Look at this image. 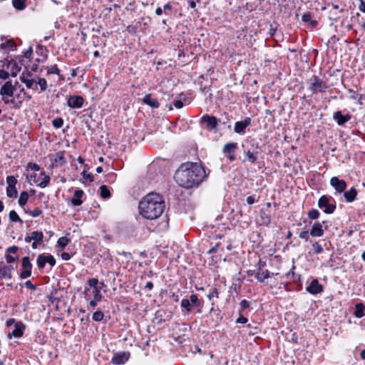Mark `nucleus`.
Wrapping results in <instances>:
<instances>
[{"label": "nucleus", "mask_w": 365, "mask_h": 365, "mask_svg": "<svg viewBox=\"0 0 365 365\" xmlns=\"http://www.w3.org/2000/svg\"><path fill=\"white\" fill-rule=\"evenodd\" d=\"M206 178L204 167L197 163H182L176 170L175 180L181 187L192 188L197 187Z\"/></svg>", "instance_id": "f257e3e1"}, {"label": "nucleus", "mask_w": 365, "mask_h": 365, "mask_svg": "<svg viewBox=\"0 0 365 365\" xmlns=\"http://www.w3.org/2000/svg\"><path fill=\"white\" fill-rule=\"evenodd\" d=\"M165 207L163 196L151 192L145 195L140 202L139 211L144 218L155 220L163 214Z\"/></svg>", "instance_id": "f03ea898"}, {"label": "nucleus", "mask_w": 365, "mask_h": 365, "mask_svg": "<svg viewBox=\"0 0 365 365\" xmlns=\"http://www.w3.org/2000/svg\"><path fill=\"white\" fill-rule=\"evenodd\" d=\"M318 207L326 214H332L336 210L334 200L331 196L322 195L318 200Z\"/></svg>", "instance_id": "7ed1b4c3"}, {"label": "nucleus", "mask_w": 365, "mask_h": 365, "mask_svg": "<svg viewBox=\"0 0 365 365\" xmlns=\"http://www.w3.org/2000/svg\"><path fill=\"white\" fill-rule=\"evenodd\" d=\"M328 88L329 86L326 82L320 79L318 76L314 75L310 78L308 90L312 93L325 92Z\"/></svg>", "instance_id": "20e7f679"}, {"label": "nucleus", "mask_w": 365, "mask_h": 365, "mask_svg": "<svg viewBox=\"0 0 365 365\" xmlns=\"http://www.w3.org/2000/svg\"><path fill=\"white\" fill-rule=\"evenodd\" d=\"M16 86L12 85L11 81H6L0 89V95L2 101L6 104L13 103L14 99L10 98L16 91Z\"/></svg>", "instance_id": "39448f33"}, {"label": "nucleus", "mask_w": 365, "mask_h": 365, "mask_svg": "<svg viewBox=\"0 0 365 365\" xmlns=\"http://www.w3.org/2000/svg\"><path fill=\"white\" fill-rule=\"evenodd\" d=\"M88 285L93 288L92 294L93 298L96 299H102V294L101 293V289L102 287L104 286L103 282H99L98 279L96 278H91L87 280Z\"/></svg>", "instance_id": "423d86ee"}, {"label": "nucleus", "mask_w": 365, "mask_h": 365, "mask_svg": "<svg viewBox=\"0 0 365 365\" xmlns=\"http://www.w3.org/2000/svg\"><path fill=\"white\" fill-rule=\"evenodd\" d=\"M22 271L20 273L19 278L26 279L31 275L32 264L29 257H24L21 261Z\"/></svg>", "instance_id": "0eeeda50"}, {"label": "nucleus", "mask_w": 365, "mask_h": 365, "mask_svg": "<svg viewBox=\"0 0 365 365\" xmlns=\"http://www.w3.org/2000/svg\"><path fill=\"white\" fill-rule=\"evenodd\" d=\"M31 76V75L30 73H23L20 76L19 78H20V81L22 83H24L28 88L34 90V91H37V89H38L37 82L36 80L32 78Z\"/></svg>", "instance_id": "6e6552de"}, {"label": "nucleus", "mask_w": 365, "mask_h": 365, "mask_svg": "<svg viewBox=\"0 0 365 365\" xmlns=\"http://www.w3.org/2000/svg\"><path fill=\"white\" fill-rule=\"evenodd\" d=\"M237 149V143L235 142H230L226 143L222 148V153L227 155V158L230 161H233L235 158V153Z\"/></svg>", "instance_id": "1a4fd4ad"}, {"label": "nucleus", "mask_w": 365, "mask_h": 365, "mask_svg": "<svg viewBox=\"0 0 365 365\" xmlns=\"http://www.w3.org/2000/svg\"><path fill=\"white\" fill-rule=\"evenodd\" d=\"M330 185L335 189L337 193H342L346 188V183L344 180H340L337 177H332L330 179Z\"/></svg>", "instance_id": "9d476101"}, {"label": "nucleus", "mask_w": 365, "mask_h": 365, "mask_svg": "<svg viewBox=\"0 0 365 365\" xmlns=\"http://www.w3.org/2000/svg\"><path fill=\"white\" fill-rule=\"evenodd\" d=\"M12 265L6 264L4 262H0V279H10L12 277V270L14 269Z\"/></svg>", "instance_id": "9b49d317"}, {"label": "nucleus", "mask_w": 365, "mask_h": 365, "mask_svg": "<svg viewBox=\"0 0 365 365\" xmlns=\"http://www.w3.org/2000/svg\"><path fill=\"white\" fill-rule=\"evenodd\" d=\"M129 353L125 351L118 352L113 355L111 362L115 365L124 364L129 359Z\"/></svg>", "instance_id": "f8f14e48"}, {"label": "nucleus", "mask_w": 365, "mask_h": 365, "mask_svg": "<svg viewBox=\"0 0 365 365\" xmlns=\"http://www.w3.org/2000/svg\"><path fill=\"white\" fill-rule=\"evenodd\" d=\"M201 123H205L206 128L213 130L216 128L218 120L216 117L209 115H204L200 120Z\"/></svg>", "instance_id": "ddd939ff"}, {"label": "nucleus", "mask_w": 365, "mask_h": 365, "mask_svg": "<svg viewBox=\"0 0 365 365\" xmlns=\"http://www.w3.org/2000/svg\"><path fill=\"white\" fill-rule=\"evenodd\" d=\"M251 125V118H245L243 120L237 121L234 126V131L238 134H244L247 127Z\"/></svg>", "instance_id": "4468645a"}, {"label": "nucleus", "mask_w": 365, "mask_h": 365, "mask_svg": "<svg viewBox=\"0 0 365 365\" xmlns=\"http://www.w3.org/2000/svg\"><path fill=\"white\" fill-rule=\"evenodd\" d=\"M18 250H19V247L15 245L9 247L6 250L5 259L8 264L15 262L16 261L18 260V259H19L18 255H16V256L12 255H16Z\"/></svg>", "instance_id": "2eb2a0df"}, {"label": "nucleus", "mask_w": 365, "mask_h": 365, "mask_svg": "<svg viewBox=\"0 0 365 365\" xmlns=\"http://www.w3.org/2000/svg\"><path fill=\"white\" fill-rule=\"evenodd\" d=\"M306 290L310 294H317L323 291V287L317 279H314L307 287Z\"/></svg>", "instance_id": "dca6fc26"}, {"label": "nucleus", "mask_w": 365, "mask_h": 365, "mask_svg": "<svg viewBox=\"0 0 365 365\" xmlns=\"http://www.w3.org/2000/svg\"><path fill=\"white\" fill-rule=\"evenodd\" d=\"M84 100L80 96H70L68 99V106L72 108H80L83 105Z\"/></svg>", "instance_id": "f3484780"}, {"label": "nucleus", "mask_w": 365, "mask_h": 365, "mask_svg": "<svg viewBox=\"0 0 365 365\" xmlns=\"http://www.w3.org/2000/svg\"><path fill=\"white\" fill-rule=\"evenodd\" d=\"M51 168L62 166L63 165H64L66 163L63 153L60 152V153H57L55 155H52L51 157Z\"/></svg>", "instance_id": "a211bd4d"}, {"label": "nucleus", "mask_w": 365, "mask_h": 365, "mask_svg": "<svg viewBox=\"0 0 365 365\" xmlns=\"http://www.w3.org/2000/svg\"><path fill=\"white\" fill-rule=\"evenodd\" d=\"M50 177L44 172H41L36 180H34L37 186L44 188L47 187L50 182Z\"/></svg>", "instance_id": "6ab92c4d"}, {"label": "nucleus", "mask_w": 365, "mask_h": 365, "mask_svg": "<svg viewBox=\"0 0 365 365\" xmlns=\"http://www.w3.org/2000/svg\"><path fill=\"white\" fill-rule=\"evenodd\" d=\"M6 68L10 71L12 77H16L21 69V66L14 60L7 61Z\"/></svg>", "instance_id": "aec40b11"}, {"label": "nucleus", "mask_w": 365, "mask_h": 365, "mask_svg": "<svg viewBox=\"0 0 365 365\" xmlns=\"http://www.w3.org/2000/svg\"><path fill=\"white\" fill-rule=\"evenodd\" d=\"M309 235L312 237H322L324 235V230L321 222H314L309 232Z\"/></svg>", "instance_id": "412c9836"}, {"label": "nucleus", "mask_w": 365, "mask_h": 365, "mask_svg": "<svg viewBox=\"0 0 365 365\" xmlns=\"http://www.w3.org/2000/svg\"><path fill=\"white\" fill-rule=\"evenodd\" d=\"M25 329V326L19 322L15 324L14 329L12 330L11 333L9 334V336L11 337V336L14 337H21L24 334V330Z\"/></svg>", "instance_id": "4be33fe9"}, {"label": "nucleus", "mask_w": 365, "mask_h": 365, "mask_svg": "<svg viewBox=\"0 0 365 365\" xmlns=\"http://www.w3.org/2000/svg\"><path fill=\"white\" fill-rule=\"evenodd\" d=\"M84 192L82 190H76L74 192L73 197L71 200V202L74 206H79L83 203L81 197L83 196Z\"/></svg>", "instance_id": "5701e85b"}, {"label": "nucleus", "mask_w": 365, "mask_h": 365, "mask_svg": "<svg viewBox=\"0 0 365 365\" xmlns=\"http://www.w3.org/2000/svg\"><path fill=\"white\" fill-rule=\"evenodd\" d=\"M143 102L152 108H156L160 106V103H158V100L155 98H153L151 94H146L143 98Z\"/></svg>", "instance_id": "b1692460"}, {"label": "nucleus", "mask_w": 365, "mask_h": 365, "mask_svg": "<svg viewBox=\"0 0 365 365\" xmlns=\"http://www.w3.org/2000/svg\"><path fill=\"white\" fill-rule=\"evenodd\" d=\"M334 118L339 125H342L350 120V116L349 115H344L341 111H336L334 113Z\"/></svg>", "instance_id": "393cba45"}, {"label": "nucleus", "mask_w": 365, "mask_h": 365, "mask_svg": "<svg viewBox=\"0 0 365 365\" xmlns=\"http://www.w3.org/2000/svg\"><path fill=\"white\" fill-rule=\"evenodd\" d=\"M274 274H271L267 269L262 270L259 268L256 272V277L258 282H263L265 279L271 277Z\"/></svg>", "instance_id": "a878e982"}, {"label": "nucleus", "mask_w": 365, "mask_h": 365, "mask_svg": "<svg viewBox=\"0 0 365 365\" xmlns=\"http://www.w3.org/2000/svg\"><path fill=\"white\" fill-rule=\"evenodd\" d=\"M16 45L13 39H7L0 44V48L5 51H14Z\"/></svg>", "instance_id": "bb28decb"}, {"label": "nucleus", "mask_w": 365, "mask_h": 365, "mask_svg": "<svg viewBox=\"0 0 365 365\" xmlns=\"http://www.w3.org/2000/svg\"><path fill=\"white\" fill-rule=\"evenodd\" d=\"M356 195L357 190L354 187L344 192V197L347 202H353L356 199Z\"/></svg>", "instance_id": "cd10ccee"}, {"label": "nucleus", "mask_w": 365, "mask_h": 365, "mask_svg": "<svg viewBox=\"0 0 365 365\" xmlns=\"http://www.w3.org/2000/svg\"><path fill=\"white\" fill-rule=\"evenodd\" d=\"M354 314L356 318H361L365 316V305L363 303H357L355 305Z\"/></svg>", "instance_id": "c85d7f7f"}, {"label": "nucleus", "mask_w": 365, "mask_h": 365, "mask_svg": "<svg viewBox=\"0 0 365 365\" xmlns=\"http://www.w3.org/2000/svg\"><path fill=\"white\" fill-rule=\"evenodd\" d=\"M302 21L309 23L312 27L317 26L318 22L312 19V14L309 12L304 13L302 16Z\"/></svg>", "instance_id": "c756f323"}, {"label": "nucleus", "mask_w": 365, "mask_h": 365, "mask_svg": "<svg viewBox=\"0 0 365 365\" xmlns=\"http://www.w3.org/2000/svg\"><path fill=\"white\" fill-rule=\"evenodd\" d=\"M26 0H12L13 6L19 11H22L26 8Z\"/></svg>", "instance_id": "7c9ffc66"}, {"label": "nucleus", "mask_w": 365, "mask_h": 365, "mask_svg": "<svg viewBox=\"0 0 365 365\" xmlns=\"http://www.w3.org/2000/svg\"><path fill=\"white\" fill-rule=\"evenodd\" d=\"M180 305L187 312H190L193 309V305L190 303L188 299H182L180 302Z\"/></svg>", "instance_id": "2f4dec72"}, {"label": "nucleus", "mask_w": 365, "mask_h": 365, "mask_svg": "<svg viewBox=\"0 0 365 365\" xmlns=\"http://www.w3.org/2000/svg\"><path fill=\"white\" fill-rule=\"evenodd\" d=\"M28 199H29L28 192L26 191H22L20 193V196H19V198L18 200L19 205L21 207L25 205L28 201Z\"/></svg>", "instance_id": "473e14b6"}, {"label": "nucleus", "mask_w": 365, "mask_h": 365, "mask_svg": "<svg viewBox=\"0 0 365 365\" xmlns=\"http://www.w3.org/2000/svg\"><path fill=\"white\" fill-rule=\"evenodd\" d=\"M9 217L11 222H19L21 225L24 223V221L19 217L16 212L14 210L10 211Z\"/></svg>", "instance_id": "72a5a7b5"}, {"label": "nucleus", "mask_w": 365, "mask_h": 365, "mask_svg": "<svg viewBox=\"0 0 365 365\" xmlns=\"http://www.w3.org/2000/svg\"><path fill=\"white\" fill-rule=\"evenodd\" d=\"M32 240L36 242H42L43 238V235L42 232L34 231L30 234Z\"/></svg>", "instance_id": "f704fd0d"}, {"label": "nucleus", "mask_w": 365, "mask_h": 365, "mask_svg": "<svg viewBox=\"0 0 365 365\" xmlns=\"http://www.w3.org/2000/svg\"><path fill=\"white\" fill-rule=\"evenodd\" d=\"M37 86L40 87L39 93L43 92L47 89V81L43 78H38Z\"/></svg>", "instance_id": "c9c22d12"}, {"label": "nucleus", "mask_w": 365, "mask_h": 365, "mask_svg": "<svg viewBox=\"0 0 365 365\" xmlns=\"http://www.w3.org/2000/svg\"><path fill=\"white\" fill-rule=\"evenodd\" d=\"M100 191H101V197L104 198V199H107L108 197H110V192L109 191V190L108 189L107 186L106 185H101L100 187Z\"/></svg>", "instance_id": "e433bc0d"}, {"label": "nucleus", "mask_w": 365, "mask_h": 365, "mask_svg": "<svg viewBox=\"0 0 365 365\" xmlns=\"http://www.w3.org/2000/svg\"><path fill=\"white\" fill-rule=\"evenodd\" d=\"M245 155L249 162H250L252 164L255 163L257 160V153H255L253 152H251L250 150H247V152H245Z\"/></svg>", "instance_id": "4c0bfd02"}, {"label": "nucleus", "mask_w": 365, "mask_h": 365, "mask_svg": "<svg viewBox=\"0 0 365 365\" xmlns=\"http://www.w3.org/2000/svg\"><path fill=\"white\" fill-rule=\"evenodd\" d=\"M190 303L193 305V307H200L201 305L200 301L198 299V297L195 294H192L190 295L189 299Z\"/></svg>", "instance_id": "58836bf2"}, {"label": "nucleus", "mask_w": 365, "mask_h": 365, "mask_svg": "<svg viewBox=\"0 0 365 365\" xmlns=\"http://www.w3.org/2000/svg\"><path fill=\"white\" fill-rule=\"evenodd\" d=\"M103 312L100 310H98L93 314L92 319L95 322H101L103 319Z\"/></svg>", "instance_id": "ea45409f"}, {"label": "nucleus", "mask_w": 365, "mask_h": 365, "mask_svg": "<svg viewBox=\"0 0 365 365\" xmlns=\"http://www.w3.org/2000/svg\"><path fill=\"white\" fill-rule=\"evenodd\" d=\"M319 215H320L319 212L317 209H312L307 213L308 217L312 220L318 219L319 217Z\"/></svg>", "instance_id": "a19ab883"}, {"label": "nucleus", "mask_w": 365, "mask_h": 365, "mask_svg": "<svg viewBox=\"0 0 365 365\" xmlns=\"http://www.w3.org/2000/svg\"><path fill=\"white\" fill-rule=\"evenodd\" d=\"M6 195L9 197H16L17 190L16 187H7Z\"/></svg>", "instance_id": "79ce46f5"}, {"label": "nucleus", "mask_w": 365, "mask_h": 365, "mask_svg": "<svg viewBox=\"0 0 365 365\" xmlns=\"http://www.w3.org/2000/svg\"><path fill=\"white\" fill-rule=\"evenodd\" d=\"M70 240L66 237H61L58 240L57 244L58 246L61 247V248H64L66 246L68 245L69 243Z\"/></svg>", "instance_id": "37998d69"}, {"label": "nucleus", "mask_w": 365, "mask_h": 365, "mask_svg": "<svg viewBox=\"0 0 365 365\" xmlns=\"http://www.w3.org/2000/svg\"><path fill=\"white\" fill-rule=\"evenodd\" d=\"M219 292L216 287H213L210 289L207 294V297L209 300H212L213 298H218Z\"/></svg>", "instance_id": "c03bdc74"}, {"label": "nucleus", "mask_w": 365, "mask_h": 365, "mask_svg": "<svg viewBox=\"0 0 365 365\" xmlns=\"http://www.w3.org/2000/svg\"><path fill=\"white\" fill-rule=\"evenodd\" d=\"M46 256L43 255H39L37 258V266L39 269L44 267L46 264Z\"/></svg>", "instance_id": "a18cd8bd"}, {"label": "nucleus", "mask_w": 365, "mask_h": 365, "mask_svg": "<svg viewBox=\"0 0 365 365\" xmlns=\"http://www.w3.org/2000/svg\"><path fill=\"white\" fill-rule=\"evenodd\" d=\"M47 74H57L60 75V70L56 65H53L46 68Z\"/></svg>", "instance_id": "49530a36"}, {"label": "nucleus", "mask_w": 365, "mask_h": 365, "mask_svg": "<svg viewBox=\"0 0 365 365\" xmlns=\"http://www.w3.org/2000/svg\"><path fill=\"white\" fill-rule=\"evenodd\" d=\"M7 187H16L17 183L16 178L13 175H9L6 178Z\"/></svg>", "instance_id": "de8ad7c7"}, {"label": "nucleus", "mask_w": 365, "mask_h": 365, "mask_svg": "<svg viewBox=\"0 0 365 365\" xmlns=\"http://www.w3.org/2000/svg\"><path fill=\"white\" fill-rule=\"evenodd\" d=\"M312 249L314 253L317 255L322 253L324 250L323 247L318 242H316L312 244Z\"/></svg>", "instance_id": "09e8293b"}, {"label": "nucleus", "mask_w": 365, "mask_h": 365, "mask_svg": "<svg viewBox=\"0 0 365 365\" xmlns=\"http://www.w3.org/2000/svg\"><path fill=\"white\" fill-rule=\"evenodd\" d=\"M52 124L56 128H60L63 125V120L61 118H56L53 120Z\"/></svg>", "instance_id": "8fccbe9b"}, {"label": "nucleus", "mask_w": 365, "mask_h": 365, "mask_svg": "<svg viewBox=\"0 0 365 365\" xmlns=\"http://www.w3.org/2000/svg\"><path fill=\"white\" fill-rule=\"evenodd\" d=\"M82 175L85 181L91 182L93 180V175L91 173L83 171Z\"/></svg>", "instance_id": "3c124183"}, {"label": "nucleus", "mask_w": 365, "mask_h": 365, "mask_svg": "<svg viewBox=\"0 0 365 365\" xmlns=\"http://www.w3.org/2000/svg\"><path fill=\"white\" fill-rule=\"evenodd\" d=\"M46 262L53 267L56 264V259L51 255H48L46 256Z\"/></svg>", "instance_id": "603ef678"}, {"label": "nucleus", "mask_w": 365, "mask_h": 365, "mask_svg": "<svg viewBox=\"0 0 365 365\" xmlns=\"http://www.w3.org/2000/svg\"><path fill=\"white\" fill-rule=\"evenodd\" d=\"M101 299H96L95 298L91 299L90 297V299L88 302L89 306L93 309L97 306L98 303L101 302Z\"/></svg>", "instance_id": "864d4df0"}, {"label": "nucleus", "mask_w": 365, "mask_h": 365, "mask_svg": "<svg viewBox=\"0 0 365 365\" xmlns=\"http://www.w3.org/2000/svg\"><path fill=\"white\" fill-rule=\"evenodd\" d=\"M42 213V210H40L39 208H36L31 211L29 212V214L33 217H36L38 216H39L40 215H41Z\"/></svg>", "instance_id": "5fc2aeb1"}, {"label": "nucleus", "mask_w": 365, "mask_h": 365, "mask_svg": "<svg viewBox=\"0 0 365 365\" xmlns=\"http://www.w3.org/2000/svg\"><path fill=\"white\" fill-rule=\"evenodd\" d=\"M9 73L4 70V69H0V78L3 80H6L9 78Z\"/></svg>", "instance_id": "6e6d98bb"}, {"label": "nucleus", "mask_w": 365, "mask_h": 365, "mask_svg": "<svg viewBox=\"0 0 365 365\" xmlns=\"http://www.w3.org/2000/svg\"><path fill=\"white\" fill-rule=\"evenodd\" d=\"M33 54L32 47L30 46L26 51L24 52V56L26 58H30Z\"/></svg>", "instance_id": "4d7b16f0"}, {"label": "nucleus", "mask_w": 365, "mask_h": 365, "mask_svg": "<svg viewBox=\"0 0 365 365\" xmlns=\"http://www.w3.org/2000/svg\"><path fill=\"white\" fill-rule=\"evenodd\" d=\"M24 285L27 289H30L32 290H36V286L30 280L26 281Z\"/></svg>", "instance_id": "13d9d810"}, {"label": "nucleus", "mask_w": 365, "mask_h": 365, "mask_svg": "<svg viewBox=\"0 0 365 365\" xmlns=\"http://www.w3.org/2000/svg\"><path fill=\"white\" fill-rule=\"evenodd\" d=\"M90 292H91V290L89 288H87L86 287L83 292V294L84 295V298L86 301H89L90 299Z\"/></svg>", "instance_id": "bf43d9fd"}, {"label": "nucleus", "mask_w": 365, "mask_h": 365, "mask_svg": "<svg viewBox=\"0 0 365 365\" xmlns=\"http://www.w3.org/2000/svg\"><path fill=\"white\" fill-rule=\"evenodd\" d=\"M240 305L242 309H245L250 307V302L246 299H243L241 301Z\"/></svg>", "instance_id": "052dcab7"}, {"label": "nucleus", "mask_w": 365, "mask_h": 365, "mask_svg": "<svg viewBox=\"0 0 365 365\" xmlns=\"http://www.w3.org/2000/svg\"><path fill=\"white\" fill-rule=\"evenodd\" d=\"M27 167L31 168L33 170H39L40 167L38 165L34 163H29L27 165Z\"/></svg>", "instance_id": "680f3d73"}, {"label": "nucleus", "mask_w": 365, "mask_h": 365, "mask_svg": "<svg viewBox=\"0 0 365 365\" xmlns=\"http://www.w3.org/2000/svg\"><path fill=\"white\" fill-rule=\"evenodd\" d=\"M247 203L248 205H252L254 204L257 200H255V197L254 195L248 196L246 199Z\"/></svg>", "instance_id": "e2e57ef3"}, {"label": "nucleus", "mask_w": 365, "mask_h": 365, "mask_svg": "<svg viewBox=\"0 0 365 365\" xmlns=\"http://www.w3.org/2000/svg\"><path fill=\"white\" fill-rule=\"evenodd\" d=\"M299 237L307 240L309 238V232L307 231H302L299 233Z\"/></svg>", "instance_id": "0e129e2a"}, {"label": "nucleus", "mask_w": 365, "mask_h": 365, "mask_svg": "<svg viewBox=\"0 0 365 365\" xmlns=\"http://www.w3.org/2000/svg\"><path fill=\"white\" fill-rule=\"evenodd\" d=\"M173 104L178 109L182 108L183 107V103L180 100L175 101Z\"/></svg>", "instance_id": "69168bd1"}, {"label": "nucleus", "mask_w": 365, "mask_h": 365, "mask_svg": "<svg viewBox=\"0 0 365 365\" xmlns=\"http://www.w3.org/2000/svg\"><path fill=\"white\" fill-rule=\"evenodd\" d=\"M247 322V319L243 316H240L236 320V323L239 324H245Z\"/></svg>", "instance_id": "338daca9"}, {"label": "nucleus", "mask_w": 365, "mask_h": 365, "mask_svg": "<svg viewBox=\"0 0 365 365\" xmlns=\"http://www.w3.org/2000/svg\"><path fill=\"white\" fill-rule=\"evenodd\" d=\"M359 10L363 12V13H365V2L363 1V0H359Z\"/></svg>", "instance_id": "774afa93"}]
</instances>
